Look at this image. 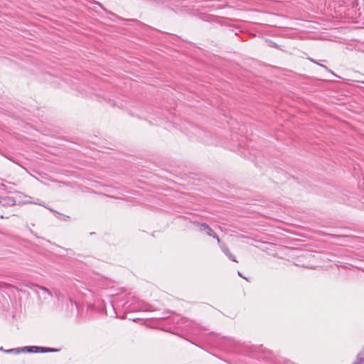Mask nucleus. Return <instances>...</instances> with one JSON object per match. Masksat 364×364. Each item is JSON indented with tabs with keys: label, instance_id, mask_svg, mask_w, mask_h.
Segmentation results:
<instances>
[{
	"label": "nucleus",
	"instance_id": "obj_1",
	"mask_svg": "<svg viewBox=\"0 0 364 364\" xmlns=\"http://www.w3.org/2000/svg\"><path fill=\"white\" fill-rule=\"evenodd\" d=\"M200 229L201 231H204L208 235L212 236L213 237H216L218 242L220 241L218 237L215 234V232L213 231V229H211L208 225L203 223L200 225Z\"/></svg>",
	"mask_w": 364,
	"mask_h": 364
},
{
	"label": "nucleus",
	"instance_id": "obj_2",
	"mask_svg": "<svg viewBox=\"0 0 364 364\" xmlns=\"http://www.w3.org/2000/svg\"><path fill=\"white\" fill-rule=\"evenodd\" d=\"M33 348H36L35 352L44 353V352H48V351H54V350H53V349H49V348H41V347H33Z\"/></svg>",
	"mask_w": 364,
	"mask_h": 364
},
{
	"label": "nucleus",
	"instance_id": "obj_3",
	"mask_svg": "<svg viewBox=\"0 0 364 364\" xmlns=\"http://www.w3.org/2000/svg\"><path fill=\"white\" fill-rule=\"evenodd\" d=\"M354 364H364V358L359 357Z\"/></svg>",
	"mask_w": 364,
	"mask_h": 364
},
{
	"label": "nucleus",
	"instance_id": "obj_4",
	"mask_svg": "<svg viewBox=\"0 0 364 364\" xmlns=\"http://www.w3.org/2000/svg\"><path fill=\"white\" fill-rule=\"evenodd\" d=\"M354 80H355V81H357V82H360V80H358V79H355Z\"/></svg>",
	"mask_w": 364,
	"mask_h": 364
}]
</instances>
